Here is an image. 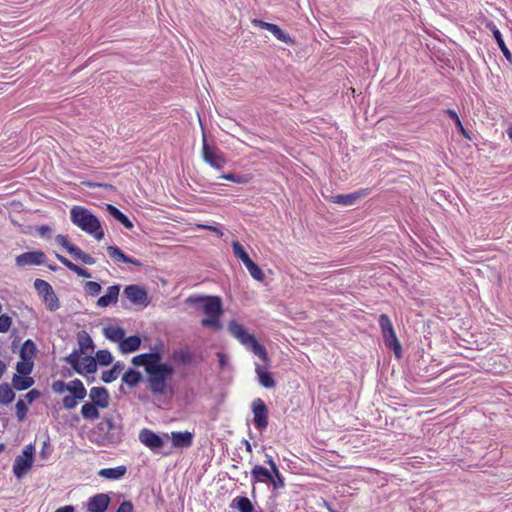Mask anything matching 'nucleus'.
<instances>
[{
    "label": "nucleus",
    "instance_id": "nucleus-58",
    "mask_svg": "<svg viewBox=\"0 0 512 512\" xmlns=\"http://www.w3.org/2000/svg\"><path fill=\"white\" fill-rule=\"evenodd\" d=\"M51 452L49 440L43 442L40 455L42 458H46Z\"/></svg>",
    "mask_w": 512,
    "mask_h": 512
},
{
    "label": "nucleus",
    "instance_id": "nucleus-46",
    "mask_svg": "<svg viewBox=\"0 0 512 512\" xmlns=\"http://www.w3.org/2000/svg\"><path fill=\"white\" fill-rule=\"evenodd\" d=\"M84 290L90 296H97L101 292L102 287L98 282L88 281L84 285Z\"/></svg>",
    "mask_w": 512,
    "mask_h": 512
},
{
    "label": "nucleus",
    "instance_id": "nucleus-57",
    "mask_svg": "<svg viewBox=\"0 0 512 512\" xmlns=\"http://www.w3.org/2000/svg\"><path fill=\"white\" fill-rule=\"evenodd\" d=\"M79 261L86 265H93L96 263L95 258L90 256L89 254H86L85 252L82 253L81 259Z\"/></svg>",
    "mask_w": 512,
    "mask_h": 512
},
{
    "label": "nucleus",
    "instance_id": "nucleus-53",
    "mask_svg": "<svg viewBox=\"0 0 512 512\" xmlns=\"http://www.w3.org/2000/svg\"><path fill=\"white\" fill-rule=\"evenodd\" d=\"M55 241L61 245L63 248L69 251V247H72L73 244L68 240V237L62 234H59L55 237Z\"/></svg>",
    "mask_w": 512,
    "mask_h": 512
},
{
    "label": "nucleus",
    "instance_id": "nucleus-1",
    "mask_svg": "<svg viewBox=\"0 0 512 512\" xmlns=\"http://www.w3.org/2000/svg\"><path fill=\"white\" fill-rule=\"evenodd\" d=\"M132 364L144 367L146 388L152 395L162 396L168 392L174 368L171 364L162 362V355L159 351L136 355L132 358Z\"/></svg>",
    "mask_w": 512,
    "mask_h": 512
},
{
    "label": "nucleus",
    "instance_id": "nucleus-20",
    "mask_svg": "<svg viewBox=\"0 0 512 512\" xmlns=\"http://www.w3.org/2000/svg\"><path fill=\"white\" fill-rule=\"evenodd\" d=\"M273 474L272 470H268L261 465H255L251 470V479L253 483H270Z\"/></svg>",
    "mask_w": 512,
    "mask_h": 512
},
{
    "label": "nucleus",
    "instance_id": "nucleus-62",
    "mask_svg": "<svg viewBox=\"0 0 512 512\" xmlns=\"http://www.w3.org/2000/svg\"><path fill=\"white\" fill-rule=\"evenodd\" d=\"M38 231L40 235L44 236L46 233L50 232V228L48 226H41Z\"/></svg>",
    "mask_w": 512,
    "mask_h": 512
},
{
    "label": "nucleus",
    "instance_id": "nucleus-10",
    "mask_svg": "<svg viewBox=\"0 0 512 512\" xmlns=\"http://www.w3.org/2000/svg\"><path fill=\"white\" fill-rule=\"evenodd\" d=\"M252 411L254 415V425L259 431H263L268 426V410L260 398L255 399L252 403Z\"/></svg>",
    "mask_w": 512,
    "mask_h": 512
},
{
    "label": "nucleus",
    "instance_id": "nucleus-34",
    "mask_svg": "<svg viewBox=\"0 0 512 512\" xmlns=\"http://www.w3.org/2000/svg\"><path fill=\"white\" fill-rule=\"evenodd\" d=\"M359 198V194H339L331 197L333 203L340 204L342 206H351Z\"/></svg>",
    "mask_w": 512,
    "mask_h": 512
},
{
    "label": "nucleus",
    "instance_id": "nucleus-8",
    "mask_svg": "<svg viewBox=\"0 0 512 512\" xmlns=\"http://www.w3.org/2000/svg\"><path fill=\"white\" fill-rule=\"evenodd\" d=\"M202 154L204 161L208 163L211 167L217 170H221L225 167V156L223 155V153L219 151L218 148L211 147L208 145L205 135H203Z\"/></svg>",
    "mask_w": 512,
    "mask_h": 512
},
{
    "label": "nucleus",
    "instance_id": "nucleus-45",
    "mask_svg": "<svg viewBox=\"0 0 512 512\" xmlns=\"http://www.w3.org/2000/svg\"><path fill=\"white\" fill-rule=\"evenodd\" d=\"M34 288L42 297L53 290L52 286L42 279H36L34 281Z\"/></svg>",
    "mask_w": 512,
    "mask_h": 512
},
{
    "label": "nucleus",
    "instance_id": "nucleus-61",
    "mask_svg": "<svg viewBox=\"0 0 512 512\" xmlns=\"http://www.w3.org/2000/svg\"><path fill=\"white\" fill-rule=\"evenodd\" d=\"M217 356L219 358L220 366L224 367L227 364V361H228L226 355H224L223 353H218Z\"/></svg>",
    "mask_w": 512,
    "mask_h": 512
},
{
    "label": "nucleus",
    "instance_id": "nucleus-19",
    "mask_svg": "<svg viewBox=\"0 0 512 512\" xmlns=\"http://www.w3.org/2000/svg\"><path fill=\"white\" fill-rule=\"evenodd\" d=\"M107 252H108L109 256L112 259H114L116 262L132 264V265L138 266V267L142 266V263L139 260L126 256L122 252V250L120 248H118L117 246H108Z\"/></svg>",
    "mask_w": 512,
    "mask_h": 512
},
{
    "label": "nucleus",
    "instance_id": "nucleus-48",
    "mask_svg": "<svg viewBox=\"0 0 512 512\" xmlns=\"http://www.w3.org/2000/svg\"><path fill=\"white\" fill-rule=\"evenodd\" d=\"M12 324L11 317L3 314L0 316V333H6Z\"/></svg>",
    "mask_w": 512,
    "mask_h": 512
},
{
    "label": "nucleus",
    "instance_id": "nucleus-42",
    "mask_svg": "<svg viewBox=\"0 0 512 512\" xmlns=\"http://www.w3.org/2000/svg\"><path fill=\"white\" fill-rule=\"evenodd\" d=\"M15 409H16V417H17L18 421L19 422L24 421L27 416V413H28V405L25 402V400L20 398L15 405Z\"/></svg>",
    "mask_w": 512,
    "mask_h": 512
},
{
    "label": "nucleus",
    "instance_id": "nucleus-49",
    "mask_svg": "<svg viewBox=\"0 0 512 512\" xmlns=\"http://www.w3.org/2000/svg\"><path fill=\"white\" fill-rule=\"evenodd\" d=\"M270 483L273 485L274 489L283 488L285 486L284 478L279 469L277 470V474L272 475V481H270Z\"/></svg>",
    "mask_w": 512,
    "mask_h": 512
},
{
    "label": "nucleus",
    "instance_id": "nucleus-25",
    "mask_svg": "<svg viewBox=\"0 0 512 512\" xmlns=\"http://www.w3.org/2000/svg\"><path fill=\"white\" fill-rule=\"evenodd\" d=\"M56 258L60 261L61 264H63L69 270H71L74 273H76L78 276L84 277V278H90L91 277V274H90V272L88 270H86V269H84V268L74 264L73 262H71L66 257H64V256H62L60 254H56Z\"/></svg>",
    "mask_w": 512,
    "mask_h": 512
},
{
    "label": "nucleus",
    "instance_id": "nucleus-14",
    "mask_svg": "<svg viewBox=\"0 0 512 512\" xmlns=\"http://www.w3.org/2000/svg\"><path fill=\"white\" fill-rule=\"evenodd\" d=\"M90 402L99 406L101 409L109 406V393L105 387H92L89 391Z\"/></svg>",
    "mask_w": 512,
    "mask_h": 512
},
{
    "label": "nucleus",
    "instance_id": "nucleus-5",
    "mask_svg": "<svg viewBox=\"0 0 512 512\" xmlns=\"http://www.w3.org/2000/svg\"><path fill=\"white\" fill-rule=\"evenodd\" d=\"M71 221L84 232L93 235L97 240L104 237L100 221L88 209L75 206L70 211Z\"/></svg>",
    "mask_w": 512,
    "mask_h": 512
},
{
    "label": "nucleus",
    "instance_id": "nucleus-38",
    "mask_svg": "<svg viewBox=\"0 0 512 512\" xmlns=\"http://www.w3.org/2000/svg\"><path fill=\"white\" fill-rule=\"evenodd\" d=\"M232 249L235 257L240 259L244 265L251 260L244 247L238 241L232 242Z\"/></svg>",
    "mask_w": 512,
    "mask_h": 512
},
{
    "label": "nucleus",
    "instance_id": "nucleus-23",
    "mask_svg": "<svg viewBox=\"0 0 512 512\" xmlns=\"http://www.w3.org/2000/svg\"><path fill=\"white\" fill-rule=\"evenodd\" d=\"M126 472V467L121 465L114 468H103L98 471V476L109 480H117L122 478Z\"/></svg>",
    "mask_w": 512,
    "mask_h": 512
},
{
    "label": "nucleus",
    "instance_id": "nucleus-51",
    "mask_svg": "<svg viewBox=\"0 0 512 512\" xmlns=\"http://www.w3.org/2000/svg\"><path fill=\"white\" fill-rule=\"evenodd\" d=\"M41 396V393L37 389H32L29 392H27L22 399L25 400L28 404H31L33 401L38 399Z\"/></svg>",
    "mask_w": 512,
    "mask_h": 512
},
{
    "label": "nucleus",
    "instance_id": "nucleus-43",
    "mask_svg": "<svg viewBox=\"0 0 512 512\" xmlns=\"http://www.w3.org/2000/svg\"><path fill=\"white\" fill-rule=\"evenodd\" d=\"M17 375L29 376L33 370V362L22 360L16 365Z\"/></svg>",
    "mask_w": 512,
    "mask_h": 512
},
{
    "label": "nucleus",
    "instance_id": "nucleus-16",
    "mask_svg": "<svg viewBox=\"0 0 512 512\" xmlns=\"http://www.w3.org/2000/svg\"><path fill=\"white\" fill-rule=\"evenodd\" d=\"M120 293V285L109 286L106 293L97 300V306L106 308L112 304H116Z\"/></svg>",
    "mask_w": 512,
    "mask_h": 512
},
{
    "label": "nucleus",
    "instance_id": "nucleus-13",
    "mask_svg": "<svg viewBox=\"0 0 512 512\" xmlns=\"http://www.w3.org/2000/svg\"><path fill=\"white\" fill-rule=\"evenodd\" d=\"M110 497L106 493H98L87 500V512H105L110 504Z\"/></svg>",
    "mask_w": 512,
    "mask_h": 512
},
{
    "label": "nucleus",
    "instance_id": "nucleus-24",
    "mask_svg": "<svg viewBox=\"0 0 512 512\" xmlns=\"http://www.w3.org/2000/svg\"><path fill=\"white\" fill-rule=\"evenodd\" d=\"M140 345L141 339L138 336L134 335L128 338L124 337L121 343L119 344V349L122 353L127 354L138 350Z\"/></svg>",
    "mask_w": 512,
    "mask_h": 512
},
{
    "label": "nucleus",
    "instance_id": "nucleus-33",
    "mask_svg": "<svg viewBox=\"0 0 512 512\" xmlns=\"http://www.w3.org/2000/svg\"><path fill=\"white\" fill-rule=\"evenodd\" d=\"M15 399V393L8 383L0 384V404L8 405Z\"/></svg>",
    "mask_w": 512,
    "mask_h": 512
},
{
    "label": "nucleus",
    "instance_id": "nucleus-55",
    "mask_svg": "<svg viewBox=\"0 0 512 512\" xmlns=\"http://www.w3.org/2000/svg\"><path fill=\"white\" fill-rule=\"evenodd\" d=\"M69 254H71L76 260H80L83 251L76 245L73 244L72 247H69Z\"/></svg>",
    "mask_w": 512,
    "mask_h": 512
},
{
    "label": "nucleus",
    "instance_id": "nucleus-36",
    "mask_svg": "<svg viewBox=\"0 0 512 512\" xmlns=\"http://www.w3.org/2000/svg\"><path fill=\"white\" fill-rule=\"evenodd\" d=\"M42 299L49 311L53 312L60 308V302L54 290L44 295Z\"/></svg>",
    "mask_w": 512,
    "mask_h": 512
},
{
    "label": "nucleus",
    "instance_id": "nucleus-26",
    "mask_svg": "<svg viewBox=\"0 0 512 512\" xmlns=\"http://www.w3.org/2000/svg\"><path fill=\"white\" fill-rule=\"evenodd\" d=\"M106 211L109 213L110 216L119 221L125 228H133V223L117 207L111 204H107Z\"/></svg>",
    "mask_w": 512,
    "mask_h": 512
},
{
    "label": "nucleus",
    "instance_id": "nucleus-4",
    "mask_svg": "<svg viewBox=\"0 0 512 512\" xmlns=\"http://www.w3.org/2000/svg\"><path fill=\"white\" fill-rule=\"evenodd\" d=\"M228 331L243 346L258 356L265 363V365H269L270 359L267 355L265 347L257 341L254 335L249 334L242 324L236 320H231L228 323Z\"/></svg>",
    "mask_w": 512,
    "mask_h": 512
},
{
    "label": "nucleus",
    "instance_id": "nucleus-28",
    "mask_svg": "<svg viewBox=\"0 0 512 512\" xmlns=\"http://www.w3.org/2000/svg\"><path fill=\"white\" fill-rule=\"evenodd\" d=\"M125 368V364L123 362H116L112 369L110 370H107V371H104L102 373V376H101V379L103 382L105 383H111L113 381H115L119 374L124 370Z\"/></svg>",
    "mask_w": 512,
    "mask_h": 512
},
{
    "label": "nucleus",
    "instance_id": "nucleus-59",
    "mask_svg": "<svg viewBox=\"0 0 512 512\" xmlns=\"http://www.w3.org/2000/svg\"><path fill=\"white\" fill-rule=\"evenodd\" d=\"M271 468L274 474H277L278 467L276 463L274 462L273 458L270 455H266V461H265Z\"/></svg>",
    "mask_w": 512,
    "mask_h": 512
},
{
    "label": "nucleus",
    "instance_id": "nucleus-9",
    "mask_svg": "<svg viewBox=\"0 0 512 512\" xmlns=\"http://www.w3.org/2000/svg\"><path fill=\"white\" fill-rule=\"evenodd\" d=\"M125 297L134 305L146 307L149 304L146 289L137 284H131L124 288Z\"/></svg>",
    "mask_w": 512,
    "mask_h": 512
},
{
    "label": "nucleus",
    "instance_id": "nucleus-29",
    "mask_svg": "<svg viewBox=\"0 0 512 512\" xmlns=\"http://www.w3.org/2000/svg\"><path fill=\"white\" fill-rule=\"evenodd\" d=\"M12 385L17 391H24L34 385V379L30 376L15 374L12 378Z\"/></svg>",
    "mask_w": 512,
    "mask_h": 512
},
{
    "label": "nucleus",
    "instance_id": "nucleus-52",
    "mask_svg": "<svg viewBox=\"0 0 512 512\" xmlns=\"http://www.w3.org/2000/svg\"><path fill=\"white\" fill-rule=\"evenodd\" d=\"M80 359L81 357L79 356V353L77 351H74L69 356L66 357V362L69 363L75 370L76 367L79 365Z\"/></svg>",
    "mask_w": 512,
    "mask_h": 512
},
{
    "label": "nucleus",
    "instance_id": "nucleus-39",
    "mask_svg": "<svg viewBox=\"0 0 512 512\" xmlns=\"http://www.w3.org/2000/svg\"><path fill=\"white\" fill-rule=\"evenodd\" d=\"M245 267L247 268V270L249 271L251 277L257 281H263L264 280V273L263 271L261 270V268L256 264L254 263L252 260H250L249 262H247L245 264Z\"/></svg>",
    "mask_w": 512,
    "mask_h": 512
},
{
    "label": "nucleus",
    "instance_id": "nucleus-15",
    "mask_svg": "<svg viewBox=\"0 0 512 512\" xmlns=\"http://www.w3.org/2000/svg\"><path fill=\"white\" fill-rule=\"evenodd\" d=\"M171 358L175 363L182 365H191L197 361L196 354L188 347L174 350Z\"/></svg>",
    "mask_w": 512,
    "mask_h": 512
},
{
    "label": "nucleus",
    "instance_id": "nucleus-3",
    "mask_svg": "<svg viewBox=\"0 0 512 512\" xmlns=\"http://www.w3.org/2000/svg\"><path fill=\"white\" fill-rule=\"evenodd\" d=\"M51 388L56 394L69 393L62 399V405L67 410L74 409L78 403L87 396V390L83 382L79 379H74L69 382L56 380L52 383Z\"/></svg>",
    "mask_w": 512,
    "mask_h": 512
},
{
    "label": "nucleus",
    "instance_id": "nucleus-35",
    "mask_svg": "<svg viewBox=\"0 0 512 512\" xmlns=\"http://www.w3.org/2000/svg\"><path fill=\"white\" fill-rule=\"evenodd\" d=\"M36 346L32 340H26L20 349V357L22 360L32 361L35 354Z\"/></svg>",
    "mask_w": 512,
    "mask_h": 512
},
{
    "label": "nucleus",
    "instance_id": "nucleus-32",
    "mask_svg": "<svg viewBox=\"0 0 512 512\" xmlns=\"http://www.w3.org/2000/svg\"><path fill=\"white\" fill-rule=\"evenodd\" d=\"M231 507L237 509L239 512H253L254 510L252 502L245 496L236 497L232 501Z\"/></svg>",
    "mask_w": 512,
    "mask_h": 512
},
{
    "label": "nucleus",
    "instance_id": "nucleus-2",
    "mask_svg": "<svg viewBox=\"0 0 512 512\" xmlns=\"http://www.w3.org/2000/svg\"><path fill=\"white\" fill-rule=\"evenodd\" d=\"M187 301L194 305L201 304V308L207 316L201 320L203 327L212 328L214 330H220L222 328L220 316L223 313V308L220 297H189Z\"/></svg>",
    "mask_w": 512,
    "mask_h": 512
},
{
    "label": "nucleus",
    "instance_id": "nucleus-30",
    "mask_svg": "<svg viewBox=\"0 0 512 512\" xmlns=\"http://www.w3.org/2000/svg\"><path fill=\"white\" fill-rule=\"evenodd\" d=\"M99 408L92 402H86L81 407V415L86 420H96L100 417Z\"/></svg>",
    "mask_w": 512,
    "mask_h": 512
},
{
    "label": "nucleus",
    "instance_id": "nucleus-37",
    "mask_svg": "<svg viewBox=\"0 0 512 512\" xmlns=\"http://www.w3.org/2000/svg\"><path fill=\"white\" fill-rule=\"evenodd\" d=\"M78 344L80 347L81 352H85L87 350H93L94 344L92 338L89 336V334L85 331H82L78 335Z\"/></svg>",
    "mask_w": 512,
    "mask_h": 512
},
{
    "label": "nucleus",
    "instance_id": "nucleus-27",
    "mask_svg": "<svg viewBox=\"0 0 512 512\" xmlns=\"http://www.w3.org/2000/svg\"><path fill=\"white\" fill-rule=\"evenodd\" d=\"M104 336L116 343H121L125 337V331L119 326H108L103 329Z\"/></svg>",
    "mask_w": 512,
    "mask_h": 512
},
{
    "label": "nucleus",
    "instance_id": "nucleus-21",
    "mask_svg": "<svg viewBox=\"0 0 512 512\" xmlns=\"http://www.w3.org/2000/svg\"><path fill=\"white\" fill-rule=\"evenodd\" d=\"M97 370L96 360L92 356L81 357L79 365L75 371L79 374H93Z\"/></svg>",
    "mask_w": 512,
    "mask_h": 512
},
{
    "label": "nucleus",
    "instance_id": "nucleus-17",
    "mask_svg": "<svg viewBox=\"0 0 512 512\" xmlns=\"http://www.w3.org/2000/svg\"><path fill=\"white\" fill-rule=\"evenodd\" d=\"M193 433L189 431L171 432L170 438L174 448H189L193 444Z\"/></svg>",
    "mask_w": 512,
    "mask_h": 512
},
{
    "label": "nucleus",
    "instance_id": "nucleus-50",
    "mask_svg": "<svg viewBox=\"0 0 512 512\" xmlns=\"http://www.w3.org/2000/svg\"><path fill=\"white\" fill-rule=\"evenodd\" d=\"M445 113L455 122L456 126L461 130V132L465 134V130L457 113L452 109H446Z\"/></svg>",
    "mask_w": 512,
    "mask_h": 512
},
{
    "label": "nucleus",
    "instance_id": "nucleus-22",
    "mask_svg": "<svg viewBox=\"0 0 512 512\" xmlns=\"http://www.w3.org/2000/svg\"><path fill=\"white\" fill-rule=\"evenodd\" d=\"M255 372L258 377L260 385L264 388H273L275 386V380L271 373L267 372L260 364L255 363Z\"/></svg>",
    "mask_w": 512,
    "mask_h": 512
},
{
    "label": "nucleus",
    "instance_id": "nucleus-12",
    "mask_svg": "<svg viewBox=\"0 0 512 512\" xmlns=\"http://www.w3.org/2000/svg\"><path fill=\"white\" fill-rule=\"evenodd\" d=\"M46 262V255L42 251L25 252L16 257V265L19 267L43 265Z\"/></svg>",
    "mask_w": 512,
    "mask_h": 512
},
{
    "label": "nucleus",
    "instance_id": "nucleus-11",
    "mask_svg": "<svg viewBox=\"0 0 512 512\" xmlns=\"http://www.w3.org/2000/svg\"><path fill=\"white\" fill-rule=\"evenodd\" d=\"M139 440L153 452L160 451L164 446V440L158 434L146 428L140 431Z\"/></svg>",
    "mask_w": 512,
    "mask_h": 512
},
{
    "label": "nucleus",
    "instance_id": "nucleus-44",
    "mask_svg": "<svg viewBox=\"0 0 512 512\" xmlns=\"http://www.w3.org/2000/svg\"><path fill=\"white\" fill-rule=\"evenodd\" d=\"M96 364L99 363L100 365H109L113 361V356L108 350H99L96 353Z\"/></svg>",
    "mask_w": 512,
    "mask_h": 512
},
{
    "label": "nucleus",
    "instance_id": "nucleus-40",
    "mask_svg": "<svg viewBox=\"0 0 512 512\" xmlns=\"http://www.w3.org/2000/svg\"><path fill=\"white\" fill-rule=\"evenodd\" d=\"M269 32H271L278 40L286 44L293 43L292 38L276 24L271 25Z\"/></svg>",
    "mask_w": 512,
    "mask_h": 512
},
{
    "label": "nucleus",
    "instance_id": "nucleus-64",
    "mask_svg": "<svg viewBox=\"0 0 512 512\" xmlns=\"http://www.w3.org/2000/svg\"><path fill=\"white\" fill-rule=\"evenodd\" d=\"M507 135L512 140V128L507 130Z\"/></svg>",
    "mask_w": 512,
    "mask_h": 512
},
{
    "label": "nucleus",
    "instance_id": "nucleus-18",
    "mask_svg": "<svg viewBox=\"0 0 512 512\" xmlns=\"http://www.w3.org/2000/svg\"><path fill=\"white\" fill-rule=\"evenodd\" d=\"M486 28L492 32L494 39L496 40L500 50L502 51V53L506 57V59L511 60L512 54L509 51V49L507 48V46L503 40L502 34L499 31V29L497 28V26L495 25V23L492 21H488L486 23Z\"/></svg>",
    "mask_w": 512,
    "mask_h": 512
},
{
    "label": "nucleus",
    "instance_id": "nucleus-47",
    "mask_svg": "<svg viewBox=\"0 0 512 512\" xmlns=\"http://www.w3.org/2000/svg\"><path fill=\"white\" fill-rule=\"evenodd\" d=\"M99 428L103 431L110 432L117 429V424L112 418L105 417L103 421L99 424Z\"/></svg>",
    "mask_w": 512,
    "mask_h": 512
},
{
    "label": "nucleus",
    "instance_id": "nucleus-63",
    "mask_svg": "<svg viewBox=\"0 0 512 512\" xmlns=\"http://www.w3.org/2000/svg\"><path fill=\"white\" fill-rule=\"evenodd\" d=\"M5 371H6V365L2 360H0V379L2 378Z\"/></svg>",
    "mask_w": 512,
    "mask_h": 512
},
{
    "label": "nucleus",
    "instance_id": "nucleus-56",
    "mask_svg": "<svg viewBox=\"0 0 512 512\" xmlns=\"http://www.w3.org/2000/svg\"><path fill=\"white\" fill-rule=\"evenodd\" d=\"M252 24L254 26H257V27H260L261 29H265L267 31L270 30V27L272 25V23H268V22H265L263 20H260V19H254L252 20Z\"/></svg>",
    "mask_w": 512,
    "mask_h": 512
},
{
    "label": "nucleus",
    "instance_id": "nucleus-41",
    "mask_svg": "<svg viewBox=\"0 0 512 512\" xmlns=\"http://www.w3.org/2000/svg\"><path fill=\"white\" fill-rule=\"evenodd\" d=\"M220 178L232 181L238 184H246L251 180V176L247 174H234L226 173L220 176Z\"/></svg>",
    "mask_w": 512,
    "mask_h": 512
},
{
    "label": "nucleus",
    "instance_id": "nucleus-60",
    "mask_svg": "<svg viewBox=\"0 0 512 512\" xmlns=\"http://www.w3.org/2000/svg\"><path fill=\"white\" fill-rule=\"evenodd\" d=\"M199 227L203 228V229H206L208 231H212L214 233H216L219 237L223 236V232L221 230H219L217 227L215 226H211V225H200Z\"/></svg>",
    "mask_w": 512,
    "mask_h": 512
},
{
    "label": "nucleus",
    "instance_id": "nucleus-54",
    "mask_svg": "<svg viewBox=\"0 0 512 512\" xmlns=\"http://www.w3.org/2000/svg\"><path fill=\"white\" fill-rule=\"evenodd\" d=\"M133 510H134V505L131 501H123L119 505L116 512H133Z\"/></svg>",
    "mask_w": 512,
    "mask_h": 512
},
{
    "label": "nucleus",
    "instance_id": "nucleus-31",
    "mask_svg": "<svg viewBox=\"0 0 512 512\" xmlns=\"http://www.w3.org/2000/svg\"><path fill=\"white\" fill-rule=\"evenodd\" d=\"M142 380V374L134 369H128L122 376V382L129 387H136Z\"/></svg>",
    "mask_w": 512,
    "mask_h": 512
},
{
    "label": "nucleus",
    "instance_id": "nucleus-7",
    "mask_svg": "<svg viewBox=\"0 0 512 512\" xmlns=\"http://www.w3.org/2000/svg\"><path fill=\"white\" fill-rule=\"evenodd\" d=\"M379 326L386 346L392 348L397 357H400L401 345L397 339L393 325L386 314H381L378 319Z\"/></svg>",
    "mask_w": 512,
    "mask_h": 512
},
{
    "label": "nucleus",
    "instance_id": "nucleus-6",
    "mask_svg": "<svg viewBox=\"0 0 512 512\" xmlns=\"http://www.w3.org/2000/svg\"><path fill=\"white\" fill-rule=\"evenodd\" d=\"M34 446L28 444L24 447L22 454L18 455L13 464V473L17 479L23 478L33 466Z\"/></svg>",
    "mask_w": 512,
    "mask_h": 512
}]
</instances>
